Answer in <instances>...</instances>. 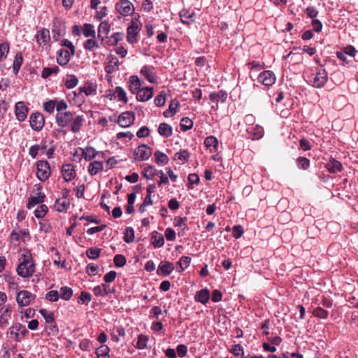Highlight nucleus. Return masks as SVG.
<instances>
[{"label":"nucleus","instance_id":"obj_1","mask_svg":"<svg viewBox=\"0 0 358 358\" xmlns=\"http://www.w3.org/2000/svg\"><path fill=\"white\" fill-rule=\"evenodd\" d=\"M55 121L58 126L63 128L68 127L71 122L70 130L76 134L80 131L85 121V117L83 115H77L73 117V113L65 111L56 113Z\"/></svg>","mask_w":358,"mask_h":358},{"label":"nucleus","instance_id":"obj_2","mask_svg":"<svg viewBox=\"0 0 358 358\" xmlns=\"http://www.w3.org/2000/svg\"><path fill=\"white\" fill-rule=\"evenodd\" d=\"M35 265L32 261L31 254L27 251L22 255V260L17 268V274L22 278H28L33 275Z\"/></svg>","mask_w":358,"mask_h":358},{"label":"nucleus","instance_id":"obj_3","mask_svg":"<svg viewBox=\"0 0 358 358\" xmlns=\"http://www.w3.org/2000/svg\"><path fill=\"white\" fill-rule=\"evenodd\" d=\"M36 177L41 181H46L50 176V167L49 163L45 160H40L36 164Z\"/></svg>","mask_w":358,"mask_h":358},{"label":"nucleus","instance_id":"obj_4","mask_svg":"<svg viewBox=\"0 0 358 358\" xmlns=\"http://www.w3.org/2000/svg\"><path fill=\"white\" fill-rule=\"evenodd\" d=\"M312 77L310 82L315 88L322 87L328 80V73L324 69H319L315 74L312 75Z\"/></svg>","mask_w":358,"mask_h":358},{"label":"nucleus","instance_id":"obj_5","mask_svg":"<svg viewBox=\"0 0 358 358\" xmlns=\"http://www.w3.org/2000/svg\"><path fill=\"white\" fill-rule=\"evenodd\" d=\"M28 333L26 327L20 323L14 324L9 328L8 334L17 342L20 341Z\"/></svg>","mask_w":358,"mask_h":358},{"label":"nucleus","instance_id":"obj_6","mask_svg":"<svg viewBox=\"0 0 358 358\" xmlns=\"http://www.w3.org/2000/svg\"><path fill=\"white\" fill-rule=\"evenodd\" d=\"M152 155V150L145 144H142L134 151V159L138 162L148 160Z\"/></svg>","mask_w":358,"mask_h":358},{"label":"nucleus","instance_id":"obj_7","mask_svg":"<svg viewBox=\"0 0 358 358\" xmlns=\"http://www.w3.org/2000/svg\"><path fill=\"white\" fill-rule=\"evenodd\" d=\"M36 295L27 290H21L17 292L16 301L20 307L27 306L31 301L35 300Z\"/></svg>","mask_w":358,"mask_h":358},{"label":"nucleus","instance_id":"obj_8","mask_svg":"<svg viewBox=\"0 0 358 358\" xmlns=\"http://www.w3.org/2000/svg\"><path fill=\"white\" fill-rule=\"evenodd\" d=\"M29 123L30 127L33 130L36 131H40L44 126V117L41 113H33L29 117Z\"/></svg>","mask_w":358,"mask_h":358},{"label":"nucleus","instance_id":"obj_9","mask_svg":"<svg viewBox=\"0 0 358 358\" xmlns=\"http://www.w3.org/2000/svg\"><path fill=\"white\" fill-rule=\"evenodd\" d=\"M116 10L124 16H129L134 10L133 4L129 0H120L115 5Z\"/></svg>","mask_w":358,"mask_h":358},{"label":"nucleus","instance_id":"obj_10","mask_svg":"<svg viewBox=\"0 0 358 358\" xmlns=\"http://www.w3.org/2000/svg\"><path fill=\"white\" fill-rule=\"evenodd\" d=\"M257 80L264 85L269 87L275 83L276 77L273 71L268 70L262 72L259 75Z\"/></svg>","mask_w":358,"mask_h":358},{"label":"nucleus","instance_id":"obj_11","mask_svg":"<svg viewBox=\"0 0 358 358\" xmlns=\"http://www.w3.org/2000/svg\"><path fill=\"white\" fill-rule=\"evenodd\" d=\"M29 110V109L24 101H18L15 103V114L18 121H24L27 117Z\"/></svg>","mask_w":358,"mask_h":358},{"label":"nucleus","instance_id":"obj_12","mask_svg":"<svg viewBox=\"0 0 358 358\" xmlns=\"http://www.w3.org/2000/svg\"><path fill=\"white\" fill-rule=\"evenodd\" d=\"M141 30V28L138 22L132 21L131 24L127 28V40L128 43L131 44L136 43L137 42V36Z\"/></svg>","mask_w":358,"mask_h":358},{"label":"nucleus","instance_id":"obj_13","mask_svg":"<svg viewBox=\"0 0 358 358\" xmlns=\"http://www.w3.org/2000/svg\"><path fill=\"white\" fill-rule=\"evenodd\" d=\"M12 308L10 305H6L0 308V327L5 328L8 324L11 317Z\"/></svg>","mask_w":358,"mask_h":358},{"label":"nucleus","instance_id":"obj_14","mask_svg":"<svg viewBox=\"0 0 358 358\" xmlns=\"http://www.w3.org/2000/svg\"><path fill=\"white\" fill-rule=\"evenodd\" d=\"M108 64L105 67V71L107 73L111 74L117 71L120 69L121 62H119L118 59L113 55H109L107 57Z\"/></svg>","mask_w":358,"mask_h":358},{"label":"nucleus","instance_id":"obj_15","mask_svg":"<svg viewBox=\"0 0 358 358\" xmlns=\"http://www.w3.org/2000/svg\"><path fill=\"white\" fill-rule=\"evenodd\" d=\"M135 120L134 114L131 112H124L118 117L117 123L122 127L131 126Z\"/></svg>","mask_w":358,"mask_h":358},{"label":"nucleus","instance_id":"obj_16","mask_svg":"<svg viewBox=\"0 0 358 358\" xmlns=\"http://www.w3.org/2000/svg\"><path fill=\"white\" fill-rule=\"evenodd\" d=\"M153 87H144L136 93V99L139 101L145 102L150 99L153 96Z\"/></svg>","mask_w":358,"mask_h":358},{"label":"nucleus","instance_id":"obj_17","mask_svg":"<svg viewBox=\"0 0 358 358\" xmlns=\"http://www.w3.org/2000/svg\"><path fill=\"white\" fill-rule=\"evenodd\" d=\"M174 270V265L169 262H161L159 264L157 273L158 275H163L164 276L169 275Z\"/></svg>","mask_w":358,"mask_h":358},{"label":"nucleus","instance_id":"obj_18","mask_svg":"<svg viewBox=\"0 0 358 358\" xmlns=\"http://www.w3.org/2000/svg\"><path fill=\"white\" fill-rule=\"evenodd\" d=\"M62 176L66 182L71 181L76 176V172L73 166L70 164H64L62 169Z\"/></svg>","mask_w":358,"mask_h":358},{"label":"nucleus","instance_id":"obj_19","mask_svg":"<svg viewBox=\"0 0 358 358\" xmlns=\"http://www.w3.org/2000/svg\"><path fill=\"white\" fill-rule=\"evenodd\" d=\"M71 52L66 50L61 49L57 52V62L61 66H64L69 63L71 59Z\"/></svg>","mask_w":358,"mask_h":358},{"label":"nucleus","instance_id":"obj_20","mask_svg":"<svg viewBox=\"0 0 358 358\" xmlns=\"http://www.w3.org/2000/svg\"><path fill=\"white\" fill-rule=\"evenodd\" d=\"M79 150L81 151V156L86 161H91L99 154L95 148L92 146H87L85 148H79Z\"/></svg>","mask_w":358,"mask_h":358},{"label":"nucleus","instance_id":"obj_21","mask_svg":"<svg viewBox=\"0 0 358 358\" xmlns=\"http://www.w3.org/2000/svg\"><path fill=\"white\" fill-rule=\"evenodd\" d=\"M45 198V195L44 193L38 192L37 196H32L28 199V202L27 204V208L28 209H31L34 208L37 204H42Z\"/></svg>","mask_w":358,"mask_h":358},{"label":"nucleus","instance_id":"obj_22","mask_svg":"<svg viewBox=\"0 0 358 358\" xmlns=\"http://www.w3.org/2000/svg\"><path fill=\"white\" fill-rule=\"evenodd\" d=\"M153 69L151 66H144L141 70V73L151 83H156V76Z\"/></svg>","mask_w":358,"mask_h":358},{"label":"nucleus","instance_id":"obj_23","mask_svg":"<svg viewBox=\"0 0 358 358\" xmlns=\"http://www.w3.org/2000/svg\"><path fill=\"white\" fill-rule=\"evenodd\" d=\"M325 167L331 173L341 171L343 166L340 162L335 159H331L325 165Z\"/></svg>","mask_w":358,"mask_h":358},{"label":"nucleus","instance_id":"obj_24","mask_svg":"<svg viewBox=\"0 0 358 358\" xmlns=\"http://www.w3.org/2000/svg\"><path fill=\"white\" fill-rule=\"evenodd\" d=\"M55 209L60 213L66 212L70 208L69 199H57L54 204Z\"/></svg>","mask_w":358,"mask_h":358},{"label":"nucleus","instance_id":"obj_25","mask_svg":"<svg viewBox=\"0 0 358 358\" xmlns=\"http://www.w3.org/2000/svg\"><path fill=\"white\" fill-rule=\"evenodd\" d=\"M110 29V25L107 21H102L98 28V38L102 41L108 35Z\"/></svg>","mask_w":358,"mask_h":358},{"label":"nucleus","instance_id":"obj_26","mask_svg":"<svg viewBox=\"0 0 358 358\" xmlns=\"http://www.w3.org/2000/svg\"><path fill=\"white\" fill-rule=\"evenodd\" d=\"M151 243L154 248H159L164 244V238L162 234L154 231L152 233Z\"/></svg>","mask_w":358,"mask_h":358},{"label":"nucleus","instance_id":"obj_27","mask_svg":"<svg viewBox=\"0 0 358 358\" xmlns=\"http://www.w3.org/2000/svg\"><path fill=\"white\" fill-rule=\"evenodd\" d=\"M129 91L132 94H136L138 90H140V87L141 86V81L136 76H132L129 78Z\"/></svg>","mask_w":358,"mask_h":358},{"label":"nucleus","instance_id":"obj_28","mask_svg":"<svg viewBox=\"0 0 358 358\" xmlns=\"http://www.w3.org/2000/svg\"><path fill=\"white\" fill-rule=\"evenodd\" d=\"M204 144L206 148L210 149V152H217L218 148V141L213 136L206 138Z\"/></svg>","mask_w":358,"mask_h":358},{"label":"nucleus","instance_id":"obj_29","mask_svg":"<svg viewBox=\"0 0 358 358\" xmlns=\"http://www.w3.org/2000/svg\"><path fill=\"white\" fill-rule=\"evenodd\" d=\"M50 40V32L46 29L38 31L36 34V41L41 45H45Z\"/></svg>","mask_w":358,"mask_h":358},{"label":"nucleus","instance_id":"obj_30","mask_svg":"<svg viewBox=\"0 0 358 358\" xmlns=\"http://www.w3.org/2000/svg\"><path fill=\"white\" fill-rule=\"evenodd\" d=\"M103 169V165L101 162L94 161L90 163L88 166V172L91 176H94L97 174L99 171H102Z\"/></svg>","mask_w":358,"mask_h":358},{"label":"nucleus","instance_id":"obj_31","mask_svg":"<svg viewBox=\"0 0 358 358\" xmlns=\"http://www.w3.org/2000/svg\"><path fill=\"white\" fill-rule=\"evenodd\" d=\"M96 91V85L92 83H87L83 87L79 88V94L85 93L86 96L94 94Z\"/></svg>","mask_w":358,"mask_h":358},{"label":"nucleus","instance_id":"obj_32","mask_svg":"<svg viewBox=\"0 0 358 358\" xmlns=\"http://www.w3.org/2000/svg\"><path fill=\"white\" fill-rule=\"evenodd\" d=\"M189 158V154L187 151L183 150L175 153L173 160L179 164H185Z\"/></svg>","mask_w":358,"mask_h":358},{"label":"nucleus","instance_id":"obj_33","mask_svg":"<svg viewBox=\"0 0 358 358\" xmlns=\"http://www.w3.org/2000/svg\"><path fill=\"white\" fill-rule=\"evenodd\" d=\"M158 132L164 137H169L172 135V127L167 123H161L158 127Z\"/></svg>","mask_w":358,"mask_h":358},{"label":"nucleus","instance_id":"obj_34","mask_svg":"<svg viewBox=\"0 0 358 358\" xmlns=\"http://www.w3.org/2000/svg\"><path fill=\"white\" fill-rule=\"evenodd\" d=\"M73 292L71 287L63 286L59 290V296L64 301H69L73 296Z\"/></svg>","mask_w":358,"mask_h":358},{"label":"nucleus","instance_id":"obj_35","mask_svg":"<svg viewBox=\"0 0 358 358\" xmlns=\"http://www.w3.org/2000/svg\"><path fill=\"white\" fill-rule=\"evenodd\" d=\"M23 62V57L21 53L15 55L13 64V72L17 76Z\"/></svg>","mask_w":358,"mask_h":358},{"label":"nucleus","instance_id":"obj_36","mask_svg":"<svg viewBox=\"0 0 358 358\" xmlns=\"http://www.w3.org/2000/svg\"><path fill=\"white\" fill-rule=\"evenodd\" d=\"M154 155H155V162L157 164L165 165V164H168V162H169V157L164 152H161L159 150H157L155 152Z\"/></svg>","mask_w":358,"mask_h":358},{"label":"nucleus","instance_id":"obj_37","mask_svg":"<svg viewBox=\"0 0 358 358\" xmlns=\"http://www.w3.org/2000/svg\"><path fill=\"white\" fill-rule=\"evenodd\" d=\"M159 171L154 166H149L144 169L143 176L148 180L153 179L154 176L158 175Z\"/></svg>","mask_w":358,"mask_h":358},{"label":"nucleus","instance_id":"obj_38","mask_svg":"<svg viewBox=\"0 0 358 358\" xmlns=\"http://www.w3.org/2000/svg\"><path fill=\"white\" fill-rule=\"evenodd\" d=\"M10 50V45L8 42L0 43V62L5 60Z\"/></svg>","mask_w":358,"mask_h":358},{"label":"nucleus","instance_id":"obj_39","mask_svg":"<svg viewBox=\"0 0 358 358\" xmlns=\"http://www.w3.org/2000/svg\"><path fill=\"white\" fill-rule=\"evenodd\" d=\"M110 348L106 345H101L96 350L98 358H109Z\"/></svg>","mask_w":358,"mask_h":358},{"label":"nucleus","instance_id":"obj_40","mask_svg":"<svg viewBox=\"0 0 358 358\" xmlns=\"http://www.w3.org/2000/svg\"><path fill=\"white\" fill-rule=\"evenodd\" d=\"M124 241L127 243H131L134 241V230L131 227H127L124 229Z\"/></svg>","mask_w":358,"mask_h":358},{"label":"nucleus","instance_id":"obj_41","mask_svg":"<svg viewBox=\"0 0 358 358\" xmlns=\"http://www.w3.org/2000/svg\"><path fill=\"white\" fill-rule=\"evenodd\" d=\"M83 33L85 37H92L95 38L96 32L94 29V26L91 24L85 23L83 25Z\"/></svg>","mask_w":358,"mask_h":358},{"label":"nucleus","instance_id":"obj_42","mask_svg":"<svg viewBox=\"0 0 358 358\" xmlns=\"http://www.w3.org/2000/svg\"><path fill=\"white\" fill-rule=\"evenodd\" d=\"M92 299V296L91 294L82 291L80 296L78 298L77 302L79 304H86L87 305Z\"/></svg>","mask_w":358,"mask_h":358},{"label":"nucleus","instance_id":"obj_43","mask_svg":"<svg viewBox=\"0 0 358 358\" xmlns=\"http://www.w3.org/2000/svg\"><path fill=\"white\" fill-rule=\"evenodd\" d=\"M296 166L299 169L307 170L310 166V160L304 157H299L296 160Z\"/></svg>","mask_w":358,"mask_h":358},{"label":"nucleus","instance_id":"obj_44","mask_svg":"<svg viewBox=\"0 0 358 358\" xmlns=\"http://www.w3.org/2000/svg\"><path fill=\"white\" fill-rule=\"evenodd\" d=\"M101 250L98 248H90L86 250V255L88 258L96 259L99 257Z\"/></svg>","mask_w":358,"mask_h":358},{"label":"nucleus","instance_id":"obj_45","mask_svg":"<svg viewBox=\"0 0 358 358\" xmlns=\"http://www.w3.org/2000/svg\"><path fill=\"white\" fill-rule=\"evenodd\" d=\"M190 262L191 258L189 257H182L177 262V265L179 266L178 271L181 272L184 271L185 268H187L190 264Z\"/></svg>","mask_w":358,"mask_h":358},{"label":"nucleus","instance_id":"obj_46","mask_svg":"<svg viewBox=\"0 0 358 358\" xmlns=\"http://www.w3.org/2000/svg\"><path fill=\"white\" fill-rule=\"evenodd\" d=\"M59 71V68L57 66H55L52 68L45 67L42 71L41 77L43 78H47L52 74H57Z\"/></svg>","mask_w":358,"mask_h":358},{"label":"nucleus","instance_id":"obj_47","mask_svg":"<svg viewBox=\"0 0 358 358\" xmlns=\"http://www.w3.org/2000/svg\"><path fill=\"white\" fill-rule=\"evenodd\" d=\"M115 95L117 97L120 101L127 103L128 99L124 90L121 87H116L115 89Z\"/></svg>","mask_w":358,"mask_h":358},{"label":"nucleus","instance_id":"obj_48","mask_svg":"<svg viewBox=\"0 0 358 358\" xmlns=\"http://www.w3.org/2000/svg\"><path fill=\"white\" fill-rule=\"evenodd\" d=\"M48 211V206L45 204L39 205L34 211V215L37 218H43Z\"/></svg>","mask_w":358,"mask_h":358},{"label":"nucleus","instance_id":"obj_49","mask_svg":"<svg viewBox=\"0 0 358 358\" xmlns=\"http://www.w3.org/2000/svg\"><path fill=\"white\" fill-rule=\"evenodd\" d=\"M124 34L122 32H115L111 35L109 38L108 43L110 45H117L118 42L122 41Z\"/></svg>","mask_w":358,"mask_h":358},{"label":"nucleus","instance_id":"obj_50","mask_svg":"<svg viewBox=\"0 0 358 358\" xmlns=\"http://www.w3.org/2000/svg\"><path fill=\"white\" fill-rule=\"evenodd\" d=\"M94 38L87 39L85 42L84 48L85 50H87L88 51H93L94 49L99 48V45L97 41H96Z\"/></svg>","mask_w":358,"mask_h":358},{"label":"nucleus","instance_id":"obj_51","mask_svg":"<svg viewBox=\"0 0 358 358\" xmlns=\"http://www.w3.org/2000/svg\"><path fill=\"white\" fill-rule=\"evenodd\" d=\"M78 83V79L75 75L69 76L65 82V85L68 89L74 88Z\"/></svg>","mask_w":358,"mask_h":358},{"label":"nucleus","instance_id":"obj_52","mask_svg":"<svg viewBox=\"0 0 358 358\" xmlns=\"http://www.w3.org/2000/svg\"><path fill=\"white\" fill-rule=\"evenodd\" d=\"M39 313L41 314V315L45 319V322L49 324L51 322H53L55 320L54 314L51 311H48L45 309H41L39 310Z\"/></svg>","mask_w":358,"mask_h":358},{"label":"nucleus","instance_id":"obj_53","mask_svg":"<svg viewBox=\"0 0 358 358\" xmlns=\"http://www.w3.org/2000/svg\"><path fill=\"white\" fill-rule=\"evenodd\" d=\"M59 299V292L57 290H50L45 294V299L51 302L57 301Z\"/></svg>","mask_w":358,"mask_h":358},{"label":"nucleus","instance_id":"obj_54","mask_svg":"<svg viewBox=\"0 0 358 358\" xmlns=\"http://www.w3.org/2000/svg\"><path fill=\"white\" fill-rule=\"evenodd\" d=\"M180 125L181 129L182 131H185L192 128V127L193 125V122H192V120L185 117L182 118Z\"/></svg>","mask_w":358,"mask_h":358},{"label":"nucleus","instance_id":"obj_55","mask_svg":"<svg viewBox=\"0 0 358 358\" xmlns=\"http://www.w3.org/2000/svg\"><path fill=\"white\" fill-rule=\"evenodd\" d=\"M166 94L164 91L161 92L160 94L155 97L154 100L155 104L158 107L164 106L166 102Z\"/></svg>","mask_w":358,"mask_h":358},{"label":"nucleus","instance_id":"obj_56","mask_svg":"<svg viewBox=\"0 0 358 358\" xmlns=\"http://www.w3.org/2000/svg\"><path fill=\"white\" fill-rule=\"evenodd\" d=\"M313 315L321 319H325L327 317L329 313L327 310L323 309L321 307H317L313 310Z\"/></svg>","mask_w":358,"mask_h":358},{"label":"nucleus","instance_id":"obj_57","mask_svg":"<svg viewBox=\"0 0 358 358\" xmlns=\"http://www.w3.org/2000/svg\"><path fill=\"white\" fill-rule=\"evenodd\" d=\"M148 340V339L146 336L142 334L139 335L136 343L137 348L140 350L145 349L147 348Z\"/></svg>","mask_w":358,"mask_h":358},{"label":"nucleus","instance_id":"obj_58","mask_svg":"<svg viewBox=\"0 0 358 358\" xmlns=\"http://www.w3.org/2000/svg\"><path fill=\"white\" fill-rule=\"evenodd\" d=\"M56 106L57 103L55 102V100H50L43 103L44 110L50 114L54 112L55 108L56 109Z\"/></svg>","mask_w":358,"mask_h":358},{"label":"nucleus","instance_id":"obj_59","mask_svg":"<svg viewBox=\"0 0 358 358\" xmlns=\"http://www.w3.org/2000/svg\"><path fill=\"white\" fill-rule=\"evenodd\" d=\"M200 178L197 174L191 173L188 176V188L192 189L194 185H197L199 183Z\"/></svg>","mask_w":358,"mask_h":358},{"label":"nucleus","instance_id":"obj_60","mask_svg":"<svg viewBox=\"0 0 358 358\" xmlns=\"http://www.w3.org/2000/svg\"><path fill=\"white\" fill-rule=\"evenodd\" d=\"M114 264L117 267H122L126 264V258L122 255H116L114 257Z\"/></svg>","mask_w":358,"mask_h":358},{"label":"nucleus","instance_id":"obj_61","mask_svg":"<svg viewBox=\"0 0 358 358\" xmlns=\"http://www.w3.org/2000/svg\"><path fill=\"white\" fill-rule=\"evenodd\" d=\"M230 352L233 353L235 356L239 357H243L244 352H243V348L240 344H236L232 345L231 349L230 350Z\"/></svg>","mask_w":358,"mask_h":358},{"label":"nucleus","instance_id":"obj_62","mask_svg":"<svg viewBox=\"0 0 358 358\" xmlns=\"http://www.w3.org/2000/svg\"><path fill=\"white\" fill-rule=\"evenodd\" d=\"M55 102L57 103V106H56L57 113L67 111L66 109L68 108V105L65 101L55 100Z\"/></svg>","mask_w":358,"mask_h":358},{"label":"nucleus","instance_id":"obj_63","mask_svg":"<svg viewBox=\"0 0 358 358\" xmlns=\"http://www.w3.org/2000/svg\"><path fill=\"white\" fill-rule=\"evenodd\" d=\"M98 268V266L95 265L93 263H90L87 264L86 267V272L89 275L94 276L97 273Z\"/></svg>","mask_w":358,"mask_h":358},{"label":"nucleus","instance_id":"obj_64","mask_svg":"<svg viewBox=\"0 0 358 358\" xmlns=\"http://www.w3.org/2000/svg\"><path fill=\"white\" fill-rule=\"evenodd\" d=\"M243 234V229L241 225H235L232 229V234L235 238H239Z\"/></svg>","mask_w":358,"mask_h":358}]
</instances>
